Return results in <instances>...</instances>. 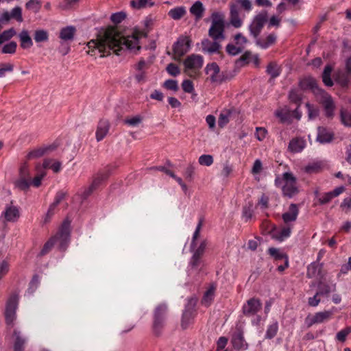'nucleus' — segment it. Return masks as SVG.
Returning <instances> with one entry per match:
<instances>
[{
    "mask_svg": "<svg viewBox=\"0 0 351 351\" xmlns=\"http://www.w3.org/2000/svg\"><path fill=\"white\" fill-rule=\"evenodd\" d=\"M110 125L107 120H101L96 130V138L100 141L104 138L109 131Z\"/></svg>",
    "mask_w": 351,
    "mask_h": 351,
    "instance_id": "nucleus-20",
    "label": "nucleus"
},
{
    "mask_svg": "<svg viewBox=\"0 0 351 351\" xmlns=\"http://www.w3.org/2000/svg\"><path fill=\"white\" fill-rule=\"evenodd\" d=\"M186 14V9L183 6L176 7L169 11V16L174 19L179 20Z\"/></svg>",
    "mask_w": 351,
    "mask_h": 351,
    "instance_id": "nucleus-36",
    "label": "nucleus"
},
{
    "mask_svg": "<svg viewBox=\"0 0 351 351\" xmlns=\"http://www.w3.org/2000/svg\"><path fill=\"white\" fill-rule=\"evenodd\" d=\"M213 158L210 154H203L199 157L198 162L201 165L209 167L213 163Z\"/></svg>",
    "mask_w": 351,
    "mask_h": 351,
    "instance_id": "nucleus-46",
    "label": "nucleus"
},
{
    "mask_svg": "<svg viewBox=\"0 0 351 351\" xmlns=\"http://www.w3.org/2000/svg\"><path fill=\"white\" fill-rule=\"evenodd\" d=\"M230 116V111L229 110H223L218 119V124L220 127L223 128L225 126L229 121V118Z\"/></svg>",
    "mask_w": 351,
    "mask_h": 351,
    "instance_id": "nucleus-45",
    "label": "nucleus"
},
{
    "mask_svg": "<svg viewBox=\"0 0 351 351\" xmlns=\"http://www.w3.org/2000/svg\"><path fill=\"white\" fill-rule=\"evenodd\" d=\"M75 31L74 27L67 26L60 30L59 37L63 42L71 41L74 38Z\"/></svg>",
    "mask_w": 351,
    "mask_h": 351,
    "instance_id": "nucleus-27",
    "label": "nucleus"
},
{
    "mask_svg": "<svg viewBox=\"0 0 351 351\" xmlns=\"http://www.w3.org/2000/svg\"><path fill=\"white\" fill-rule=\"evenodd\" d=\"M125 16L126 15L124 12H120L112 14L110 19L113 23L118 24L121 23Z\"/></svg>",
    "mask_w": 351,
    "mask_h": 351,
    "instance_id": "nucleus-62",
    "label": "nucleus"
},
{
    "mask_svg": "<svg viewBox=\"0 0 351 351\" xmlns=\"http://www.w3.org/2000/svg\"><path fill=\"white\" fill-rule=\"evenodd\" d=\"M331 71L332 67L330 65H328L325 67L322 75L323 82L328 86H331L333 84L332 81L330 77Z\"/></svg>",
    "mask_w": 351,
    "mask_h": 351,
    "instance_id": "nucleus-43",
    "label": "nucleus"
},
{
    "mask_svg": "<svg viewBox=\"0 0 351 351\" xmlns=\"http://www.w3.org/2000/svg\"><path fill=\"white\" fill-rule=\"evenodd\" d=\"M34 38L36 43L47 41L49 39L48 32L44 29L36 30Z\"/></svg>",
    "mask_w": 351,
    "mask_h": 351,
    "instance_id": "nucleus-42",
    "label": "nucleus"
},
{
    "mask_svg": "<svg viewBox=\"0 0 351 351\" xmlns=\"http://www.w3.org/2000/svg\"><path fill=\"white\" fill-rule=\"evenodd\" d=\"M225 14L221 12H214L211 15V25H224L225 26Z\"/></svg>",
    "mask_w": 351,
    "mask_h": 351,
    "instance_id": "nucleus-39",
    "label": "nucleus"
},
{
    "mask_svg": "<svg viewBox=\"0 0 351 351\" xmlns=\"http://www.w3.org/2000/svg\"><path fill=\"white\" fill-rule=\"evenodd\" d=\"M341 120L342 123L348 127H351V112L341 110Z\"/></svg>",
    "mask_w": 351,
    "mask_h": 351,
    "instance_id": "nucleus-48",
    "label": "nucleus"
},
{
    "mask_svg": "<svg viewBox=\"0 0 351 351\" xmlns=\"http://www.w3.org/2000/svg\"><path fill=\"white\" fill-rule=\"evenodd\" d=\"M232 343L237 349L245 350L247 348V344L245 341L243 333L241 331H238L233 335Z\"/></svg>",
    "mask_w": 351,
    "mask_h": 351,
    "instance_id": "nucleus-25",
    "label": "nucleus"
},
{
    "mask_svg": "<svg viewBox=\"0 0 351 351\" xmlns=\"http://www.w3.org/2000/svg\"><path fill=\"white\" fill-rule=\"evenodd\" d=\"M306 107L308 110V116L309 119H314L319 115V109L309 103L306 104Z\"/></svg>",
    "mask_w": 351,
    "mask_h": 351,
    "instance_id": "nucleus-50",
    "label": "nucleus"
},
{
    "mask_svg": "<svg viewBox=\"0 0 351 351\" xmlns=\"http://www.w3.org/2000/svg\"><path fill=\"white\" fill-rule=\"evenodd\" d=\"M167 71L172 76H177L180 73L179 68L173 63L168 64Z\"/></svg>",
    "mask_w": 351,
    "mask_h": 351,
    "instance_id": "nucleus-64",
    "label": "nucleus"
},
{
    "mask_svg": "<svg viewBox=\"0 0 351 351\" xmlns=\"http://www.w3.org/2000/svg\"><path fill=\"white\" fill-rule=\"evenodd\" d=\"M203 63L204 59L201 55L192 54L188 56L184 62V71L191 77H196Z\"/></svg>",
    "mask_w": 351,
    "mask_h": 351,
    "instance_id": "nucleus-5",
    "label": "nucleus"
},
{
    "mask_svg": "<svg viewBox=\"0 0 351 351\" xmlns=\"http://www.w3.org/2000/svg\"><path fill=\"white\" fill-rule=\"evenodd\" d=\"M134 79L139 84L146 82L147 80L146 71H135Z\"/></svg>",
    "mask_w": 351,
    "mask_h": 351,
    "instance_id": "nucleus-55",
    "label": "nucleus"
},
{
    "mask_svg": "<svg viewBox=\"0 0 351 351\" xmlns=\"http://www.w3.org/2000/svg\"><path fill=\"white\" fill-rule=\"evenodd\" d=\"M65 194L63 192L57 193L54 202L50 205L47 211V217H51L54 213L55 208L60 204V202L64 198Z\"/></svg>",
    "mask_w": 351,
    "mask_h": 351,
    "instance_id": "nucleus-37",
    "label": "nucleus"
},
{
    "mask_svg": "<svg viewBox=\"0 0 351 351\" xmlns=\"http://www.w3.org/2000/svg\"><path fill=\"white\" fill-rule=\"evenodd\" d=\"M300 86L301 88L304 90L311 89L315 90L317 89V83L314 78L311 77H306L300 81Z\"/></svg>",
    "mask_w": 351,
    "mask_h": 351,
    "instance_id": "nucleus-34",
    "label": "nucleus"
},
{
    "mask_svg": "<svg viewBox=\"0 0 351 351\" xmlns=\"http://www.w3.org/2000/svg\"><path fill=\"white\" fill-rule=\"evenodd\" d=\"M14 65L12 63H0V77H3L7 72H12Z\"/></svg>",
    "mask_w": 351,
    "mask_h": 351,
    "instance_id": "nucleus-49",
    "label": "nucleus"
},
{
    "mask_svg": "<svg viewBox=\"0 0 351 351\" xmlns=\"http://www.w3.org/2000/svg\"><path fill=\"white\" fill-rule=\"evenodd\" d=\"M276 40V36L274 34H269L265 38H258L256 40V43L258 46L263 49H267L270 45L274 44Z\"/></svg>",
    "mask_w": 351,
    "mask_h": 351,
    "instance_id": "nucleus-30",
    "label": "nucleus"
},
{
    "mask_svg": "<svg viewBox=\"0 0 351 351\" xmlns=\"http://www.w3.org/2000/svg\"><path fill=\"white\" fill-rule=\"evenodd\" d=\"M291 228L285 227L281 230L278 232L274 231L271 233V237L276 240L279 241H282L285 239H287L291 235Z\"/></svg>",
    "mask_w": 351,
    "mask_h": 351,
    "instance_id": "nucleus-32",
    "label": "nucleus"
},
{
    "mask_svg": "<svg viewBox=\"0 0 351 351\" xmlns=\"http://www.w3.org/2000/svg\"><path fill=\"white\" fill-rule=\"evenodd\" d=\"M262 307L261 301L257 298L248 300L243 306V312L245 315L251 316L256 314Z\"/></svg>",
    "mask_w": 351,
    "mask_h": 351,
    "instance_id": "nucleus-13",
    "label": "nucleus"
},
{
    "mask_svg": "<svg viewBox=\"0 0 351 351\" xmlns=\"http://www.w3.org/2000/svg\"><path fill=\"white\" fill-rule=\"evenodd\" d=\"M21 178L17 180L14 184L21 190H26L31 185L29 180V173L26 165H23L20 170Z\"/></svg>",
    "mask_w": 351,
    "mask_h": 351,
    "instance_id": "nucleus-14",
    "label": "nucleus"
},
{
    "mask_svg": "<svg viewBox=\"0 0 351 351\" xmlns=\"http://www.w3.org/2000/svg\"><path fill=\"white\" fill-rule=\"evenodd\" d=\"M278 330V323L277 321H274L271 324H269L267 327L265 338L267 339H272L277 334Z\"/></svg>",
    "mask_w": 351,
    "mask_h": 351,
    "instance_id": "nucleus-40",
    "label": "nucleus"
},
{
    "mask_svg": "<svg viewBox=\"0 0 351 351\" xmlns=\"http://www.w3.org/2000/svg\"><path fill=\"white\" fill-rule=\"evenodd\" d=\"M230 23L236 27H240L243 24V20L240 18V9L235 3L230 5Z\"/></svg>",
    "mask_w": 351,
    "mask_h": 351,
    "instance_id": "nucleus-15",
    "label": "nucleus"
},
{
    "mask_svg": "<svg viewBox=\"0 0 351 351\" xmlns=\"http://www.w3.org/2000/svg\"><path fill=\"white\" fill-rule=\"evenodd\" d=\"M224 25H211L208 31V34L215 40H223L224 38Z\"/></svg>",
    "mask_w": 351,
    "mask_h": 351,
    "instance_id": "nucleus-23",
    "label": "nucleus"
},
{
    "mask_svg": "<svg viewBox=\"0 0 351 351\" xmlns=\"http://www.w3.org/2000/svg\"><path fill=\"white\" fill-rule=\"evenodd\" d=\"M163 86L165 88L173 90L174 92H176L179 88L178 82L174 80H166L163 84Z\"/></svg>",
    "mask_w": 351,
    "mask_h": 351,
    "instance_id": "nucleus-53",
    "label": "nucleus"
},
{
    "mask_svg": "<svg viewBox=\"0 0 351 351\" xmlns=\"http://www.w3.org/2000/svg\"><path fill=\"white\" fill-rule=\"evenodd\" d=\"M149 66V64L142 59L134 65V69H135V71H147Z\"/></svg>",
    "mask_w": 351,
    "mask_h": 351,
    "instance_id": "nucleus-58",
    "label": "nucleus"
},
{
    "mask_svg": "<svg viewBox=\"0 0 351 351\" xmlns=\"http://www.w3.org/2000/svg\"><path fill=\"white\" fill-rule=\"evenodd\" d=\"M143 32L135 31L131 36H122L114 29L106 30L96 39H92L87 43L86 53L97 58L109 56L112 51L117 55L124 50L136 51L140 49L139 38L145 36Z\"/></svg>",
    "mask_w": 351,
    "mask_h": 351,
    "instance_id": "nucleus-1",
    "label": "nucleus"
},
{
    "mask_svg": "<svg viewBox=\"0 0 351 351\" xmlns=\"http://www.w3.org/2000/svg\"><path fill=\"white\" fill-rule=\"evenodd\" d=\"M267 20V13L265 11H263L257 14L252 19L251 23L249 25V31L250 35L257 40L258 36L261 34L265 23Z\"/></svg>",
    "mask_w": 351,
    "mask_h": 351,
    "instance_id": "nucleus-6",
    "label": "nucleus"
},
{
    "mask_svg": "<svg viewBox=\"0 0 351 351\" xmlns=\"http://www.w3.org/2000/svg\"><path fill=\"white\" fill-rule=\"evenodd\" d=\"M70 236V222L65 220L58 234L45 243L42 251L41 254L44 255L47 253L53 245H57L60 249L64 250L69 242Z\"/></svg>",
    "mask_w": 351,
    "mask_h": 351,
    "instance_id": "nucleus-2",
    "label": "nucleus"
},
{
    "mask_svg": "<svg viewBox=\"0 0 351 351\" xmlns=\"http://www.w3.org/2000/svg\"><path fill=\"white\" fill-rule=\"evenodd\" d=\"M202 51L208 53H213L219 51L221 46L217 40L210 41L208 39H204L202 41Z\"/></svg>",
    "mask_w": 351,
    "mask_h": 351,
    "instance_id": "nucleus-19",
    "label": "nucleus"
},
{
    "mask_svg": "<svg viewBox=\"0 0 351 351\" xmlns=\"http://www.w3.org/2000/svg\"><path fill=\"white\" fill-rule=\"evenodd\" d=\"M17 45L15 42H10L5 45L2 49V53H14L16 51Z\"/></svg>",
    "mask_w": 351,
    "mask_h": 351,
    "instance_id": "nucleus-54",
    "label": "nucleus"
},
{
    "mask_svg": "<svg viewBox=\"0 0 351 351\" xmlns=\"http://www.w3.org/2000/svg\"><path fill=\"white\" fill-rule=\"evenodd\" d=\"M191 45V40L188 36H180L173 45L174 54L180 58L187 53Z\"/></svg>",
    "mask_w": 351,
    "mask_h": 351,
    "instance_id": "nucleus-11",
    "label": "nucleus"
},
{
    "mask_svg": "<svg viewBox=\"0 0 351 351\" xmlns=\"http://www.w3.org/2000/svg\"><path fill=\"white\" fill-rule=\"evenodd\" d=\"M36 176L34 179L30 181L31 185L38 187L41 184V181L46 176V171L41 167L40 165L36 166Z\"/></svg>",
    "mask_w": 351,
    "mask_h": 351,
    "instance_id": "nucleus-28",
    "label": "nucleus"
},
{
    "mask_svg": "<svg viewBox=\"0 0 351 351\" xmlns=\"http://www.w3.org/2000/svg\"><path fill=\"white\" fill-rule=\"evenodd\" d=\"M267 131L265 128L258 127L256 128L255 136L256 138L259 141H262L266 137Z\"/></svg>",
    "mask_w": 351,
    "mask_h": 351,
    "instance_id": "nucleus-59",
    "label": "nucleus"
},
{
    "mask_svg": "<svg viewBox=\"0 0 351 351\" xmlns=\"http://www.w3.org/2000/svg\"><path fill=\"white\" fill-rule=\"evenodd\" d=\"M21 47L23 49L30 48L33 45L32 40L27 30H23L19 35Z\"/></svg>",
    "mask_w": 351,
    "mask_h": 351,
    "instance_id": "nucleus-31",
    "label": "nucleus"
},
{
    "mask_svg": "<svg viewBox=\"0 0 351 351\" xmlns=\"http://www.w3.org/2000/svg\"><path fill=\"white\" fill-rule=\"evenodd\" d=\"M326 166L323 160H315L309 162L304 167V171L308 174L317 173L322 171Z\"/></svg>",
    "mask_w": 351,
    "mask_h": 351,
    "instance_id": "nucleus-17",
    "label": "nucleus"
},
{
    "mask_svg": "<svg viewBox=\"0 0 351 351\" xmlns=\"http://www.w3.org/2000/svg\"><path fill=\"white\" fill-rule=\"evenodd\" d=\"M2 216H4L7 221L15 222L20 217L19 208L12 204L7 205Z\"/></svg>",
    "mask_w": 351,
    "mask_h": 351,
    "instance_id": "nucleus-16",
    "label": "nucleus"
},
{
    "mask_svg": "<svg viewBox=\"0 0 351 351\" xmlns=\"http://www.w3.org/2000/svg\"><path fill=\"white\" fill-rule=\"evenodd\" d=\"M351 332V327H346L336 335V339L341 342H344L346 340L347 336Z\"/></svg>",
    "mask_w": 351,
    "mask_h": 351,
    "instance_id": "nucleus-47",
    "label": "nucleus"
},
{
    "mask_svg": "<svg viewBox=\"0 0 351 351\" xmlns=\"http://www.w3.org/2000/svg\"><path fill=\"white\" fill-rule=\"evenodd\" d=\"M215 291V287L211 285L208 289L205 292L204 297L202 298V302L205 306H208L210 304L211 302L214 298Z\"/></svg>",
    "mask_w": 351,
    "mask_h": 351,
    "instance_id": "nucleus-38",
    "label": "nucleus"
},
{
    "mask_svg": "<svg viewBox=\"0 0 351 351\" xmlns=\"http://www.w3.org/2000/svg\"><path fill=\"white\" fill-rule=\"evenodd\" d=\"M269 254L277 260H286L288 256L280 250L274 247H270L268 250Z\"/></svg>",
    "mask_w": 351,
    "mask_h": 351,
    "instance_id": "nucleus-44",
    "label": "nucleus"
},
{
    "mask_svg": "<svg viewBox=\"0 0 351 351\" xmlns=\"http://www.w3.org/2000/svg\"><path fill=\"white\" fill-rule=\"evenodd\" d=\"M205 8L203 3L199 1H195L190 8V12L193 15L196 20H199L204 16Z\"/></svg>",
    "mask_w": 351,
    "mask_h": 351,
    "instance_id": "nucleus-26",
    "label": "nucleus"
},
{
    "mask_svg": "<svg viewBox=\"0 0 351 351\" xmlns=\"http://www.w3.org/2000/svg\"><path fill=\"white\" fill-rule=\"evenodd\" d=\"M346 75L343 74L342 77L340 76V73L337 74V79L342 84H346L348 82V75H351V57L348 58L346 61Z\"/></svg>",
    "mask_w": 351,
    "mask_h": 351,
    "instance_id": "nucleus-35",
    "label": "nucleus"
},
{
    "mask_svg": "<svg viewBox=\"0 0 351 351\" xmlns=\"http://www.w3.org/2000/svg\"><path fill=\"white\" fill-rule=\"evenodd\" d=\"M206 247V243L204 241L202 242L198 248L194 252L193 255L190 261L188 274L189 275H192L193 274L197 273L199 271V267L200 266V258L204 253V249Z\"/></svg>",
    "mask_w": 351,
    "mask_h": 351,
    "instance_id": "nucleus-8",
    "label": "nucleus"
},
{
    "mask_svg": "<svg viewBox=\"0 0 351 351\" xmlns=\"http://www.w3.org/2000/svg\"><path fill=\"white\" fill-rule=\"evenodd\" d=\"M317 90L319 93L318 99L324 108L326 115L328 117H332L334 114L335 105L331 96L324 91L319 89Z\"/></svg>",
    "mask_w": 351,
    "mask_h": 351,
    "instance_id": "nucleus-10",
    "label": "nucleus"
},
{
    "mask_svg": "<svg viewBox=\"0 0 351 351\" xmlns=\"http://www.w3.org/2000/svg\"><path fill=\"white\" fill-rule=\"evenodd\" d=\"M15 34V30L13 28H10L1 33L0 34V38H1L3 42H5L12 38Z\"/></svg>",
    "mask_w": 351,
    "mask_h": 351,
    "instance_id": "nucleus-57",
    "label": "nucleus"
},
{
    "mask_svg": "<svg viewBox=\"0 0 351 351\" xmlns=\"http://www.w3.org/2000/svg\"><path fill=\"white\" fill-rule=\"evenodd\" d=\"M182 88L186 93H191L194 91L193 82L189 80H184L182 83Z\"/></svg>",
    "mask_w": 351,
    "mask_h": 351,
    "instance_id": "nucleus-60",
    "label": "nucleus"
},
{
    "mask_svg": "<svg viewBox=\"0 0 351 351\" xmlns=\"http://www.w3.org/2000/svg\"><path fill=\"white\" fill-rule=\"evenodd\" d=\"M167 311V306L164 304H160L156 309L154 327L155 330L159 328L162 324V315Z\"/></svg>",
    "mask_w": 351,
    "mask_h": 351,
    "instance_id": "nucleus-24",
    "label": "nucleus"
},
{
    "mask_svg": "<svg viewBox=\"0 0 351 351\" xmlns=\"http://www.w3.org/2000/svg\"><path fill=\"white\" fill-rule=\"evenodd\" d=\"M10 17L15 19L19 22L23 21L22 11L21 8H14L10 13Z\"/></svg>",
    "mask_w": 351,
    "mask_h": 351,
    "instance_id": "nucleus-56",
    "label": "nucleus"
},
{
    "mask_svg": "<svg viewBox=\"0 0 351 351\" xmlns=\"http://www.w3.org/2000/svg\"><path fill=\"white\" fill-rule=\"evenodd\" d=\"M45 152V149H44V148H39L37 149H34L28 154L27 158L29 159H32V158H36L40 157L44 154Z\"/></svg>",
    "mask_w": 351,
    "mask_h": 351,
    "instance_id": "nucleus-61",
    "label": "nucleus"
},
{
    "mask_svg": "<svg viewBox=\"0 0 351 351\" xmlns=\"http://www.w3.org/2000/svg\"><path fill=\"white\" fill-rule=\"evenodd\" d=\"M10 268V262L8 259L0 262V280L8 272Z\"/></svg>",
    "mask_w": 351,
    "mask_h": 351,
    "instance_id": "nucleus-52",
    "label": "nucleus"
},
{
    "mask_svg": "<svg viewBox=\"0 0 351 351\" xmlns=\"http://www.w3.org/2000/svg\"><path fill=\"white\" fill-rule=\"evenodd\" d=\"M299 209L295 204H291L289 210L282 215V219L285 223H288L295 221L298 217Z\"/></svg>",
    "mask_w": 351,
    "mask_h": 351,
    "instance_id": "nucleus-18",
    "label": "nucleus"
},
{
    "mask_svg": "<svg viewBox=\"0 0 351 351\" xmlns=\"http://www.w3.org/2000/svg\"><path fill=\"white\" fill-rule=\"evenodd\" d=\"M332 314V310L317 312L313 315H308L306 317L305 323L308 327L314 324H322L330 319Z\"/></svg>",
    "mask_w": 351,
    "mask_h": 351,
    "instance_id": "nucleus-7",
    "label": "nucleus"
},
{
    "mask_svg": "<svg viewBox=\"0 0 351 351\" xmlns=\"http://www.w3.org/2000/svg\"><path fill=\"white\" fill-rule=\"evenodd\" d=\"M333 138L332 132L328 131L325 128L319 127L317 129V141L320 143H330Z\"/></svg>",
    "mask_w": 351,
    "mask_h": 351,
    "instance_id": "nucleus-21",
    "label": "nucleus"
},
{
    "mask_svg": "<svg viewBox=\"0 0 351 351\" xmlns=\"http://www.w3.org/2000/svg\"><path fill=\"white\" fill-rule=\"evenodd\" d=\"M275 114L283 123L289 122L291 119V110L288 106L277 110Z\"/></svg>",
    "mask_w": 351,
    "mask_h": 351,
    "instance_id": "nucleus-29",
    "label": "nucleus"
},
{
    "mask_svg": "<svg viewBox=\"0 0 351 351\" xmlns=\"http://www.w3.org/2000/svg\"><path fill=\"white\" fill-rule=\"evenodd\" d=\"M196 303L197 299L195 298H191L189 300L188 303L186 305L182 319V326L184 328L190 324L193 318V309Z\"/></svg>",
    "mask_w": 351,
    "mask_h": 351,
    "instance_id": "nucleus-12",
    "label": "nucleus"
},
{
    "mask_svg": "<svg viewBox=\"0 0 351 351\" xmlns=\"http://www.w3.org/2000/svg\"><path fill=\"white\" fill-rule=\"evenodd\" d=\"M14 351H22L25 340L20 336V332L15 330L14 332Z\"/></svg>",
    "mask_w": 351,
    "mask_h": 351,
    "instance_id": "nucleus-41",
    "label": "nucleus"
},
{
    "mask_svg": "<svg viewBox=\"0 0 351 351\" xmlns=\"http://www.w3.org/2000/svg\"><path fill=\"white\" fill-rule=\"evenodd\" d=\"M41 167L44 170L46 169H51L55 173H57L61 169V163L53 159H45Z\"/></svg>",
    "mask_w": 351,
    "mask_h": 351,
    "instance_id": "nucleus-33",
    "label": "nucleus"
},
{
    "mask_svg": "<svg viewBox=\"0 0 351 351\" xmlns=\"http://www.w3.org/2000/svg\"><path fill=\"white\" fill-rule=\"evenodd\" d=\"M19 301V296L16 292L11 293L6 301L4 315L8 325H12L16 318Z\"/></svg>",
    "mask_w": 351,
    "mask_h": 351,
    "instance_id": "nucleus-4",
    "label": "nucleus"
},
{
    "mask_svg": "<svg viewBox=\"0 0 351 351\" xmlns=\"http://www.w3.org/2000/svg\"><path fill=\"white\" fill-rule=\"evenodd\" d=\"M267 72L272 77H276L280 73V68L275 64H269L267 69Z\"/></svg>",
    "mask_w": 351,
    "mask_h": 351,
    "instance_id": "nucleus-51",
    "label": "nucleus"
},
{
    "mask_svg": "<svg viewBox=\"0 0 351 351\" xmlns=\"http://www.w3.org/2000/svg\"><path fill=\"white\" fill-rule=\"evenodd\" d=\"M289 97L291 101L294 103H298L302 99L301 95L298 93V91L295 90H292L290 91Z\"/></svg>",
    "mask_w": 351,
    "mask_h": 351,
    "instance_id": "nucleus-63",
    "label": "nucleus"
},
{
    "mask_svg": "<svg viewBox=\"0 0 351 351\" xmlns=\"http://www.w3.org/2000/svg\"><path fill=\"white\" fill-rule=\"evenodd\" d=\"M306 147V141L302 138L292 139L289 144V149L293 153L302 152Z\"/></svg>",
    "mask_w": 351,
    "mask_h": 351,
    "instance_id": "nucleus-22",
    "label": "nucleus"
},
{
    "mask_svg": "<svg viewBox=\"0 0 351 351\" xmlns=\"http://www.w3.org/2000/svg\"><path fill=\"white\" fill-rule=\"evenodd\" d=\"M275 183L276 186L282 188L283 194L289 197H293L298 192L296 179L291 173H283L282 178H277L275 180Z\"/></svg>",
    "mask_w": 351,
    "mask_h": 351,
    "instance_id": "nucleus-3",
    "label": "nucleus"
},
{
    "mask_svg": "<svg viewBox=\"0 0 351 351\" xmlns=\"http://www.w3.org/2000/svg\"><path fill=\"white\" fill-rule=\"evenodd\" d=\"M206 80L211 83H221L223 81V75L219 66L215 62L208 64L205 67Z\"/></svg>",
    "mask_w": 351,
    "mask_h": 351,
    "instance_id": "nucleus-9",
    "label": "nucleus"
}]
</instances>
